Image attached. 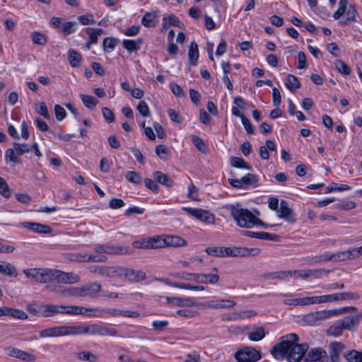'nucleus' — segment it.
<instances>
[{"mask_svg": "<svg viewBox=\"0 0 362 362\" xmlns=\"http://www.w3.org/2000/svg\"><path fill=\"white\" fill-rule=\"evenodd\" d=\"M93 335L100 337H116L117 331L110 325L98 323L78 325H60L44 329L39 332L41 338L58 337L64 336Z\"/></svg>", "mask_w": 362, "mask_h": 362, "instance_id": "obj_1", "label": "nucleus"}, {"mask_svg": "<svg viewBox=\"0 0 362 362\" xmlns=\"http://www.w3.org/2000/svg\"><path fill=\"white\" fill-rule=\"evenodd\" d=\"M299 341L298 335L294 333L282 336L279 341L272 347L270 353L277 361L300 362L308 349V344H300Z\"/></svg>", "mask_w": 362, "mask_h": 362, "instance_id": "obj_2", "label": "nucleus"}, {"mask_svg": "<svg viewBox=\"0 0 362 362\" xmlns=\"http://www.w3.org/2000/svg\"><path fill=\"white\" fill-rule=\"evenodd\" d=\"M362 320V312L354 315H347L334 322L326 330L329 337H339L342 335L344 330L354 332Z\"/></svg>", "mask_w": 362, "mask_h": 362, "instance_id": "obj_3", "label": "nucleus"}, {"mask_svg": "<svg viewBox=\"0 0 362 362\" xmlns=\"http://www.w3.org/2000/svg\"><path fill=\"white\" fill-rule=\"evenodd\" d=\"M228 209L237 225L241 228H250L262 223L250 210L241 208L240 204L230 205Z\"/></svg>", "mask_w": 362, "mask_h": 362, "instance_id": "obj_4", "label": "nucleus"}, {"mask_svg": "<svg viewBox=\"0 0 362 362\" xmlns=\"http://www.w3.org/2000/svg\"><path fill=\"white\" fill-rule=\"evenodd\" d=\"M214 273L211 274H199V273H188V272H177L173 276L186 281H194L203 284H214L219 280L218 270L216 267L212 269Z\"/></svg>", "mask_w": 362, "mask_h": 362, "instance_id": "obj_5", "label": "nucleus"}, {"mask_svg": "<svg viewBox=\"0 0 362 362\" xmlns=\"http://www.w3.org/2000/svg\"><path fill=\"white\" fill-rule=\"evenodd\" d=\"M357 11L354 4L349 0H339L338 9L334 13L333 18L339 20L340 24H348L356 21Z\"/></svg>", "mask_w": 362, "mask_h": 362, "instance_id": "obj_6", "label": "nucleus"}, {"mask_svg": "<svg viewBox=\"0 0 362 362\" xmlns=\"http://www.w3.org/2000/svg\"><path fill=\"white\" fill-rule=\"evenodd\" d=\"M27 278L40 284L52 283V269L48 268L25 269L23 271Z\"/></svg>", "mask_w": 362, "mask_h": 362, "instance_id": "obj_7", "label": "nucleus"}, {"mask_svg": "<svg viewBox=\"0 0 362 362\" xmlns=\"http://www.w3.org/2000/svg\"><path fill=\"white\" fill-rule=\"evenodd\" d=\"M234 357L238 362H256L262 356L259 351L251 346H247L238 350Z\"/></svg>", "mask_w": 362, "mask_h": 362, "instance_id": "obj_8", "label": "nucleus"}, {"mask_svg": "<svg viewBox=\"0 0 362 362\" xmlns=\"http://www.w3.org/2000/svg\"><path fill=\"white\" fill-rule=\"evenodd\" d=\"M223 257H248L257 256L259 254V248H248L243 247H223Z\"/></svg>", "mask_w": 362, "mask_h": 362, "instance_id": "obj_9", "label": "nucleus"}, {"mask_svg": "<svg viewBox=\"0 0 362 362\" xmlns=\"http://www.w3.org/2000/svg\"><path fill=\"white\" fill-rule=\"evenodd\" d=\"M52 282L58 284H76L80 281V277L74 272H64L59 270L52 269Z\"/></svg>", "mask_w": 362, "mask_h": 362, "instance_id": "obj_10", "label": "nucleus"}, {"mask_svg": "<svg viewBox=\"0 0 362 362\" xmlns=\"http://www.w3.org/2000/svg\"><path fill=\"white\" fill-rule=\"evenodd\" d=\"M183 209L192 216L205 223L211 224L214 223L215 221L214 215L209 211L202 209H195L190 207L184 208Z\"/></svg>", "mask_w": 362, "mask_h": 362, "instance_id": "obj_11", "label": "nucleus"}, {"mask_svg": "<svg viewBox=\"0 0 362 362\" xmlns=\"http://www.w3.org/2000/svg\"><path fill=\"white\" fill-rule=\"evenodd\" d=\"M92 310L80 307L77 305H63L56 304V313L57 314H64V315H89V312L91 313Z\"/></svg>", "mask_w": 362, "mask_h": 362, "instance_id": "obj_12", "label": "nucleus"}, {"mask_svg": "<svg viewBox=\"0 0 362 362\" xmlns=\"http://www.w3.org/2000/svg\"><path fill=\"white\" fill-rule=\"evenodd\" d=\"M101 285L96 282L85 284L78 286L79 297L95 296L101 291Z\"/></svg>", "mask_w": 362, "mask_h": 362, "instance_id": "obj_13", "label": "nucleus"}, {"mask_svg": "<svg viewBox=\"0 0 362 362\" xmlns=\"http://www.w3.org/2000/svg\"><path fill=\"white\" fill-rule=\"evenodd\" d=\"M346 349V345L341 341H332L328 346L331 362H340V354Z\"/></svg>", "mask_w": 362, "mask_h": 362, "instance_id": "obj_14", "label": "nucleus"}, {"mask_svg": "<svg viewBox=\"0 0 362 362\" xmlns=\"http://www.w3.org/2000/svg\"><path fill=\"white\" fill-rule=\"evenodd\" d=\"M5 351L8 356L20 358L24 361L33 362L35 361V356L33 354L15 347L8 346L5 349Z\"/></svg>", "mask_w": 362, "mask_h": 362, "instance_id": "obj_15", "label": "nucleus"}, {"mask_svg": "<svg viewBox=\"0 0 362 362\" xmlns=\"http://www.w3.org/2000/svg\"><path fill=\"white\" fill-rule=\"evenodd\" d=\"M122 274L129 281L139 282L144 281L146 279V274L142 270H135L130 268L122 269Z\"/></svg>", "mask_w": 362, "mask_h": 362, "instance_id": "obj_16", "label": "nucleus"}, {"mask_svg": "<svg viewBox=\"0 0 362 362\" xmlns=\"http://www.w3.org/2000/svg\"><path fill=\"white\" fill-rule=\"evenodd\" d=\"M168 303L179 307H192L197 305L196 301L192 298L166 297Z\"/></svg>", "mask_w": 362, "mask_h": 362, "instance_id": "obj_17", "label": "nucleus"}, {"mask_svg": "<svg viewBox=\"0 0 362 362\" xmlns=\"http://www.w3.org/2000/svg\"><path fill=\"white\" fill-rule=\"evenodd\" d=\"M21 225L23 227L30 230L31 231L36 232L38 233L47 234L50 233L52 231V228L49 226L38 223L23 222L21 223Z\"/></svg>", "mask_w": 362, "mask_h": 362, "instance_id": "obj_18", "label": "nucleus"}, {"mask_svg": "<svg viewBox=\"0 0 362 362\" xmlns=\"http://www.w3.org/2000/svg\"><path fill=\"white\" fill-rule=\"evenodd\" d=\"M279 217L284 218L288 222H294L295 218L292 210L288 206L286 200H281L280 202V209L279 210Z\"/></svg>", "mask_w": 362, "mask_h": 362, "instance_id": "obj_19", "label": "nucleus"}, {"mask_svg": "<svg viewBox=\"0 0 362 362\" xmlns=\"http://www.w3.org/2000/svg\"><path fill=\"white\" fill-rule=\"evenodd\" d=\"M0 274L16 278L18 276L16 267L11 263L0 260Z\"/></svg>", "mask_w": 362, "mask_h": 362, "instance_id": "obj_20", "label": "nucleus"}, {"mask_svg": "<svg viewBox=\"0 0 362 362\" xmlns=\"http://www.w3.org/2000/svg\"><path fill=\"white\" fill-rule=\"evenodd\" d=\"M105 254L108 255H127L129 250L126 247L111 243L104 244Z\"/></svg>", "mask_w": 362, "mask_h": 362, "instance_id": "obj_21", "label": "nucleus"}, {"mask_svg": "<svg viewBox=\"0 0 362 362\" xmlns=\"http://www.w3.org/2000/svg\"><path fill=\"white\" fill-rule=\"evenodd\" d=\"M327 262H332L331 252H326L323 254L312 256L307 258V264L309 265H314L316 264H321Z\"/></svg>", "mask_w": 362, "mask_h": 362, "instance_id": "obj_22", "label": "nucleus"}, {"mask_svg": "<svg viewBox=\"0 0 362 362\" xmlns=\"http://www.w3.org/2000/svg\"><path fill=\"white\" fill-rule=\"evenodd\" d=\"M327 356V352L322 348L312 349L306 356L305 361L315 362Z\"/></svg>", "mask_w": 362, "mask_h": 362, "instance_id": "obj_23", "label": "nucleus"}, {"mask_svg": "<svg viewBox=\"0 0 362 362\" xmlns=\"http://www.w3.org/2000/svg\"><path fill=\"white\" fill-rule=\"evenodd\" d=\"M235 305V302L231 300H211L207 303V307L212 309L230 308Z\"/></svg>", "mask_w": 362, "mask_h": 362, "instance_id": "obj_24", "label": "nucleus"}, {"mask_svg": "<svg viewBox=\"0 0 362 362\" xmlns=\"http://www.w3.org/2000/svg\"><path fill=\"white\" fill-rule=\"evenodd\" d=\"M153 178L156 182L167 187H172L174 185L173 180L167 174L160 171H155L153 173Z\"/></svg>", "mask_w": 362, "mask_h": 362, "instance_id": "obj_25", "label": "nucleus"}, {"mask_svg": "<svg viewBox=\"0 0 362 362\" xmlns=\"http://www.w3.org/2000/svg\"><path fill=\"white\" fill-rule=\"evenodd\" d=\"M57 293L63 297H76L79 298L78 286H60L57 289Z\"/></svg>", "mask_w": 362, "mask_h": 362, "instance_id": "obj_26", "label": "nucleus"}, {"mask_svg": "<svg viewBox=\"0 0 362 362\" xmlns=\"http://www.w3.org/2000/svg\"><path fill=\"white\" fill-rule=\"evenodd\" d=\"M92 310L91 312H93V313H89L88 315L90 316H95V317H103L105 315H110L112 316L115 315H121L120 312H122L121 310H117L115 308H109V309H98V308H90Z\"/></svg>", "mask_w": 362, "mask_h": 362, "instance_id": "obj_27", "label": "nucleus"}, {"mask_svg": "<svg viewBox=\"0 0 362 362\" xmlns=\"http://www.w3.org/2000/svg\"><path fill=\"white\" fill-rule=\"evenodd\" d=\"M143 40L141 38L137 40H127L125 39L122 41V46L128 52H137L140 49V46Z\"/></svg>", "mask_w": 362, "mask_h": 362, "instance_id": "obj_28", "label": "nucleus"}, {"mask_svg": "<svg viewBox=\"0 0 362 362\" xmlns=\"http://www.w3.org/2000/svg\"><path fill=\"white\" fill-rule=\"evenodd\" d=\"M329 274V270L325 269H305V279H320L323 275L326 276Z\"/></svg>", "mask_w": 362, "mask_h": 362, "instance_id": "obj_29", "label": "nucleus"}, {"mask_svg": "<svg viewBox=\"0 0 362 362\" xmlns=\"http://www.w3.org/2000/svg\"><path fill=\"white\" fill-rule=\"evenodd\" d=\"M189 63L192 66H195L199 59L198 45L195 42H192L188 52Z\"/></svg>", "mask_w": 362, "mask_h": 362, "instance_id": "obj_30", "label": "nucleus"}, {"mask_svg": "<svg viewBox=\"0 0 362 362\" xmlns=\"http://www.w3.org/2000/svg\"><path fill=\"white\" fill-rule=\"evenodd\" d=\"M165 246L181 247L187 245V241L176 235H165Z\"/></svg>", "mask_w": 362, "mask_h": 362, "instance_id": "obj_31", "label": "nucleus"}, {"mask_svg": "<svg viewBox=\"0 0 362 362\" xmlns=\"http://www.w3.org/2000/svg\"><path fill=\"white\" fill-rule=\"evenodd\" d=\"M343 356L348 362H362V350H349L344 352Z\"/></svg>", "mask_w": 362, "mask_h": 362, "instance_id": "obj_32", "label": "nucleus"}, {"mask_svg": "<svg viewBox=\"0 0 362 362\" xmlns=\"http://www.w3.org/2000/svg\"><path fill=\"white\" fill-rule=\"evenodd\" d=\"M41 315L44 317H52L57 315L56 304H44L40 305Z\"/></svg>", "mask_w": 362, "mask_h": 362, "instance_id": "obj_33", "label": "nucleus"}, {"mask_svg": "<svg viewBox=\"0 0 362 362\" xmlns=\"http://www.w3.org/2000/svg\"><path fill=\"white\" fill-rule=\"evenodd\" d=\"M157 17L156 12H147L141 19V23L146 28H151L156 25L155 19Z\"/></svg>", "mask_w": 362, "mask_h": 362, "instance_id": "obj_34", "label": "nucleus"}, {"mask_svg": "<svg viewBox=\"0 0 362 362\" xmlns=\"http://www.w3.org/2000/svg\"><path fill=\"white\" fill-rule=\"evenodd\" d=\"M68 59L72 67H78L82 59L81 54L74 49L68 51Z\"/></svg>", "mask_w": 362, "mask_h": 362, "instance_id": "obj_35", "label": "nucleus"}, {"mask_svg": "<svg viewBox=\"0 0 362 362\" xmlns=\"http://www.w3.org/2000/svg\"><path fill=\"white\" fill-rule=\"evenodd\" d=\"M86 32L88 35V40H90V42L95 44L98 42V36L103 33V30L101 28H87L86 29Z\"/></svg>", "mask_w": 362, "mask_h": 362, "instance_id": "obj_36", "label": "nucleus"}, {"mask_svg": "<svg viewBox=\"0 0 362 362\" xmlns=\"http://www.w3.org/2000/svg\"><path fill=\"white\" fill-rule=\"evenodd\" d=\"M286 88L291 92H294L296 89L300 87V83L298 78L292 74H288L287 81L285 83Z\"/></svg>", "mask_w": 362, "mask_h": 362, "instance_id": "obj_37", "label": "nucleus"}, {"mask_svg": "<svg viewBox=\"0 0 362 362\" xmlns=\"http://www.w3.org/2000/svg\"><path fill=\"white\" fill-rule=\"evenodd\" d=\"M151 249H158L165 247V236H153L149 238Z\"/></svg>", "mask_w": 362, "mask_h": 362, "instance_id": "obj_38", "label": "nucleus"}, {"mask_svg": "<svg viewBox=\"0 0 362 362\" xmlns=\"http://www.w3.org/2000/svg\"><path fill=\"white\" fill-rule=\"evenodd\" d=\"M230 165L234 168H244L248 170H252L251 165H250L243 158L240 157H231Z\"/></svg>", "mask_w": 362, "mask_h": 362, "instance_id": "obj_39", "label": "nucleus"}, {"mask_svg": "<svg viewBox=\"0 0 362 362\" xmlns=\"http://www.w3.org/2000/svg\"><path fill=\"white\" fill-rule=\"evenodd\" d=\"M249 339L252 341H257L265 337V332L263 327H255L248 334Z\"/></svg>", "mask_w": 362, "mask_h": 362, "instance_id": "obj_40", "label": "nucleus"}, {"mask_svg": "<svg viewBox=\"0 0 362 362\" xmlns=\"http://www.w3.org/2000/svg\"><path fill=\"white\" fill-rule=\"evenodd\" d=\"M327 301V296H307L304 297V305H313V304H320L325 303Z\"/></svg>", "mask_w": 362, "mask_h": 362, "instance_id": "obj_41", "label": "nucleus"}, {"mask_svg": "<svg viewBox=\"0 0 362 362\" xmlns=\"http://www.w3.org/2000/svg\"><path fill=\"white\" fill-rule=\"evenodd\" d=\"M80 98L83 103V105L89 108L93 109L95 106L98 104V100L92 95L81 94Z\"/></svg>", "mask_w": 362, "mask_h": 362, "instance_id": "obj_42", "label": "nucleus"}, {"mask_svg": "<svg viewBox=\"0 0 362 362\" xmlns=\"http://www.w3.org/2000/svg\"><path fill=\"white\" fill-rule=\"evenodd\" d=\"M7 313L6 316L12 317L13 318L20 319V320H25L28 318L27 314L19 309H13L7 307Z\"/></svg>", "mask_w": 362, "mask_h": 362, "instance_id": "obj_43", "label": "nucleus"}, {"mask_svg": "<svg viewBox=\"0 0 362 362\" xmlns=\"http://www.w3.org/2000/svg\"><path fill=\"white\" fill-rule=\"evenodd\" d=\"M76 355L79 360L89 362H95L98 358L95 354L89 351L78 352L76 354Z\"/></svg>", "mask_w": 362, "mask_h": 362, "instance_id": "obj_44", "label": "nucleus"}, {"mask_svg": "<svg viewBox=\"0 0 362 362\" xmlns=\"http://www.w3.org/2000/svg\"><path fill=\"white\" fill-rule=\"evenodd\" d=\"M318 322L329 319L337 315V311L334 309L315 311Z\"/></svg>", "mask_w": 362, "mask_h": 362, "instance_id": "obj_45", "label": "nucleus"}, {"mask_svg": "<svg viewBox=\"0 0 362 362\" xmlns=\"http://www.w3.org/2000/svg\"><path fill=\"white\" fill-rule=\"evenodd\" d=\"M192 141L198 151L202 153H206L207 146L205 142L198 136H192Z\"/></svg>", "mask_w": 362, "mask_h": 362, "instance_id": "obj_46", "label": "nucleus"}, {"mask_svg": "<svg viewBox=\"0 0 362 362\" xmlns=\"http://www.w3.org/2000/svg\"><path fill=\"white\" fill-rule=\"evenodd\" d=\"M88 269L91 273H98L102 276H108L110 267L106 266L93 265L88 267Z\"/></svg>", "mask_w": 362, "mask_h": 362, "instance_id": "obj_47", "label": "nucleus"}, {"mask_svg": "<svg viewBox=\"0 0 362 362\" xmlns=\"http://www.w3.org/2000/svg\"><path fill=\"white\" fill-rule=\"evenodd\" d=\"M31 37L33 43L35 45H45L47 42V37L39 32H33Z\"/></svg>", "mask_w": 362, "mask_h": 362, "instance_id": "obj_48", "label": "nucleus"}, {"mask_svg": "<svg viewBox=\"0 0 362 362\" xmlns=\"http://www.w3.org/2000/svg\"><path fill=\"white\" fill-rule=\"evenodd\" d=\"M241 182L244 187H247V186L256 184L258 182V177L256 175L247 173L241 178Z\"/></svg>", "mask_w": 362, "mask_h": 362, "instance_id": "obj_49", "label": "nucleus"}, {"mask_svg": "<svg viewBox=\"0 0 362 362\" xmlns=\"http://www.w3.org/2000/svg\"><path fill=\"white\" fill-rule=\"evenodd\" d=\"M156 153L160 159L167 160L170 154V151L166 146L160 144L156 147Z\"/></svg>", "mask_w": 362, "mask_h": 362, "instance_id": "obj_50", "label": "nucleus"}, {"mask_svg": "<svg viewBox=\"0 0 362 362\" xmlns=\"http://www.w3.org/2000/svg\"><path fill=\"white\" fill-rule=\"evenodd\" d=\"M125 177L129 182L136 185L141 183V175L135 171H128L125 175Z\"/></svg>", "mask_w": 362, "mask_h": 362, "instance_id": "obj_51", "label": "nucleus"}, {"mask_svg": "<svg viewBox=\"0 0 362 362\" xmlns=\"http://www.w3.org/2000/svg\"><path fill=\"white\" fill-rule=\"evenodd\" d=\"M223 246L209 247L205 249L206 252L213 257H223Z\"/></svg>", "mask_w": 362, "mask_h": 362, "instance_id": "obj_52", "label": "nucleus"}, {"mask_svg": "<svg viewBox=\"0 0 362 362\" xmlns=\"http://www.w3.org/2000/svg\"><path fill=\"white\" fill-rule=\"evenodd\" d=\"M117 45V40L114 37H105L103 40V49L105 51L112 52Z\"/></svg>", "mask_w": 362, "mask_h": 362, "instance_id": "obj_53", "label": "nucleus"}, {"mask_svg": "<svg viewBox=\"0 0 362 362\" xmlns=\"http://www.w3.org/2000/svg\"><path fill=\"white\" fill-rule=\"evenodd\" d=\"M13 145L16 151V153L19 156L28 153L31 151V146L28 144H19L14 142Z\"/></svg>", "mask_w": 362, "mask_h": 362, "instance_id": "obj_54", "label": "nucleus"}, {"mask_svg": "<svg viewBox=\"0 0 362 362\" xmlns=\"http://www.w3.org/2000/svg\"><path fill=\"white\" fill-rule=\"evenodd\" d=\"M350 189H351V187L347 185L341 184L338 186V184H337L335 182H332L331 185H329L327 187L325 193H329L333 191L341 192V191H345V190H349Z\"/></svg>", "mask_w": 362, "mask_h": 362, "instance_id": "obj_55", "label": "nucleus"}, {"mask_svg": "<svg viewBox=\"0 0 362 362\" xmlns=\"http://www.w3.org/2000/svg\"><path fill=\"white\" fill-rule=\"evenodd\" d=\"M0 194L5 198H9L11 195V189L6 180L0 177Z\"/></svg>", "mask_w": 362, "mask_h": 362, "instance_id": "obj_56", "label": "nucleus"}, {"mask_svg": "<svg viewBox=\"0 0 362 362\" xmlns=\"http://www.w3.org/2000/svg\"><path fill=\"white\" fill-rule=\"evenodd\" d=\"M356 203L353 201H341L335 204V208L344 211H349L356 207Z\"/></svg>", "mask_w": 362, "mask_h": 362, "instance_id": "obj_57", "label": "nucleus"}, {"mask_svg": "<svg viewBox=\"0 0 362 362\" xmlns=\"http://www.w3.org/2000/svg\"><path fill=\"white\" fill-rule=\"evenodd\" d=\"M337 69L344 75H349L351 73L350 67L342 60H337L335 62Z\"/></svg>", "mask_w": 362, "mask_h": 362, "instance_id": "obj_58", "label": "nucleus"}, {"mask_svg": "<svg viewBox=\"0 0 362 362\" xmlns=\"http://www.w3.org/2000/svg\"><path fill=\"white\" fill-rule=\"evenodd\" d=\"M67 258L72 262H87V254L70 253L67 255Z\"/></svg>", "mask_w": 362, "mask_h": 362, "instance_id": "obj_59", "label": "nucleus"}, {"mask_svg": "<svg viewBox=\"0 0 362 362\" xmlns=\"http://www.w3.org/2000/svg\"><path fill=\"white\" fill-rule=\"evenodd\" d=\"M349 260L347 250L332 253V262Z\"/></svg>", "mask_w": 362, "mask_h": 362, "instance_id": "obj_60", "label": "nucleus"}, {"mask_svg": "<svg viewBox=\"0 0 362 362\" xmlns=\"http://www.w3.org/2000/svg\"><path fill=\"white\" fill-rule=\"evenodd\" d=\"M76 22L68 21L62 24V30L64 35H69L75 32Z\"/></svg>", "mask_w": 362, "mask_h": 362, "instance_id": "obj_61", "label": "nucleus"}, {"mask_svg": "<svg viewBox=\"0 0 362 362\" xmlns=\"http://www.w3.org/2000/svg\"><path fill=\"white\" fill-rule=\"evenodd\" d=\"M177 314L185 318H192L198 315V312L190 309H180L177 311Z\"/></svg>", "mask_w": 362, "mask_h": 362, "instance_id": "obj_62", "label": "nucleus"}, {"mask_svg": "<svg viewBox=\"0 0 362 362\" xmlns=\"http://www.w3.org/2000/svg\"><path fill=\"white\" fill-rule=\"evenodd\" d=\"M168 115L170 119L175 123L181 124L183 121L182 117L179 114L178 112L173 109H168Z\"/></svg>", "mask_w": 362, "mask_h": 362, "instance_id": "obj_63", "label": "nucleus"}, {"mask_svg": "<svg viewBox=\"0 0 362 362\" xmlns=\"http://www.w3.org/2000/svg\"><path fill=\"white\" fill-rule=\"evenodd\" d=\"M36 111L45 119H49L50 118V115L48 112L47 107L44 102H41L39 103L38 107H36Z\"/></svg>", "mask_w": 362, "mask_h": 362, "instance_id": "obj_64", "label": "nucleus"}]
</instances>
